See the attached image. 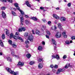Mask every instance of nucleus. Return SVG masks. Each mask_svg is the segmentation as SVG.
Returning a JSON list of instances; mask_svg holds the SVG:
<instances>
[{"label": "nucleus", "mask_w": 75, "mask_h": 75, "mask_svg": "<svg viewBox=\"0 0 75 75\" xmlns=\"http://www.w3.org/2000/svg\"><path fill=\"white\" fill-rule=\"evenodd\" d=\"M30 18L32 20H33L34 21H37L38 20V19L35 17H31Z\"/></svg>", "instance_id": "nucleus-15"}, {"label": "nucleus", "mask_w": 75, "mask_h": 75, "mask_svg": "<svg viewBox=\"0 0 75 75\" xmlns=\"http://www.w3.org/2000/svg\"><path fill=\"white\" fill-rule=\"evenodd\" d=\"M28 35V33L26 32L25 34V37H27Z\"/></svg>", "instance_id": "nucleus-35"}, {"label": "nucleus", "mask_w": 75, "mask_h": 75, "mask_svg": "<svg viewBox=\"0 0 75 75\" xmlns=\"http://www.w3.org/2000/svg\"><path fill=\"white\" fill-rule=\"evenodd\" d=\"M25 44H27V45H28V44H29V41H28V40H26L25 41Z\"/></svg>", "instance_id": "nucleus-31"}, {"label": "nucleus", "mask_w": 75, "mask_h": 75, "mask_svg": "<svg viewBox=\"0 0 75 75\" xmlns=\"http://www.w3.org/2000/svg\"><path fill=\"white\" fill-rule=\"evenodd\" d=\"M42 47H41V46H40L38 47V50H39V51H40V50H42Z\"/></svg>", "instance_id": "nucleus-32"}, {"label": "nucleus", "mask_w": 75, "mask_h": 75, "mask_svg": "<svg viewBox=\"0 0 75 75\" xmlns=\"http://www.w3.org/2000/svg\"><path fill=\"white\" fill-rule=\"evenodd\" d=\"M21 28L23 31H25V27H23Z\"/></svg>", "instance_id": "nucleus-30"}, {"label": "nucleus", "mask_w": 75, "mask_h": 75, "mask_svg": "<svg viewBox=\"0 0 75 75\" xmlns=\"http://www.w3.org/2000/svg\"><path fill=\"white\" fill-rule=\"evenodd\" d=\"M2 38L3 40H4L5 39L6 37H5V35L4 34H3L2 35Z\"/></svg>", "instance_id": "nucleus-25"}, {"label": "nucleus", "mask_w": 75, "mask_h": 75, "mask_svg": "<svg viewBox=\"0 0 75 75\" xmlns=\"http://www.w3.org/2000/svg\"><path fill=\"white\" fill-rule=\"evenodd\" d=\"M40 31L38 30H36V33L37 34H38V35H40Z\"/></svg>", "instance_id": "nucleus-26"}, {"label": "nucleus", "mask_w": 75, "mask_h": 75, "mask_svg": "<svg viewBox=\"0 0 75 75\" xmlns=\"http://www.w3.org/2000/svg\"><path fill=\"white\" fill-rule=\"evenodd\" d=\"M15 35H18V32H16Z\"/></svg>", "instance_id": "nucleus-60"}, {"label": "nucleus", "mask_w": 75, "mask_h": 75, "mask_svg": "<svg viewBox=\"0 0 75 75\" xmlns=\"http://www.w3.org/2000/svg\"><path fill=\"white\" fill-rule=\"evenodd\" d=\"M32 32L33 33V34H35V33H34V31L33 30L32 31Z\"/></svg>", "instance_id": "nucleus-62"}, {"label": "nucleus", "mask_w": 75, "mask_h": 75, "mask_svg": "<svg viewBox=\"0 0 75 75\" xmlns=\"http://www.w3.org/2000/svg\"><path fill=\"white\" fill-rule=\"evenodd\" d=\"M55 36L56 38H59L61 37V34L60 32H58L56 34Z\"/></svg>", "instance_id": "nucleus-5"}, {"label": "nucleus", "mask_w": 75, "mask_h": 75, "mask_svg": "<svg viewBox=\"0 0 75 75\" xmlns=\"http://www.w3.org/2000/svg\"><path fill=\"white\" fill-rule=\"evenodd\" d=\"M58 65L57 64H55L54 66V68L55 69H57L58 68Z\"/></svg>", "instance_id": "nucleus-36"}, {"label": "nucleus", "mask_w": 75, "mask_h": 75, "mask_svg": "<svg viewBox=\"0 0 75 75\" xmlns=\"http://www.w3.org/2000/svg\"><path fill=\"white\" fill-rule=\"evenodd\" d=\"M22 29L21 28H19L18 29V31L19 32H22Z\"/></svg>", "instance_id": "nucleus-42"}, {"label": "nucleus", "mask_w": 75, "mask_h": 75, "mask_svg": "<svg viewBox=\"0 0 75 75\" xmlns=\"http://www.w3.org/2000/svg\"><path fill=\"white\" fill-rule=\"evenodd\" d=\"M1 46V47H4V45H3V42L1 43L0 44Z\"/></svg>", "instance_id": "nucleus-46"}, {"label": "nucleus", "mask_w": 75, "mask_h": 75, "mask_svg": "<svg viewBox=\"0 0 75 75\" xmlns=\"http://www.w3.org/2000/svg\"><path fill=\"white\" fill-rule=\"evenodd\" d=\"M52 42L54 45H57V42H56V41H55V40L54 39H52Z\"/></svg>", "instance_id": "nucleus-13"}, {"label": "nucleus", "mask_w": 75, "mask_h": 75, "mask_svg": "<svg viewBox=\"0 0 75 75\" xmlns=\"http://www.w3.org/2000/svg\"><path fill=\"white\" fill-rule=\"evenodd\" d=\"M6 69L8 72H9L10 74H13L14 75H18V73L17 72H15L14 71H12L11 69L7 67L6 68Z\"/></svg>", "instance_id": "nucleus-1"}, {"label": "nucleus", "mask_w": 75, "mask_h": 75, "mask_svg": "<svg viewBox=\"0 0 75 75\" xmlns=\"http://www.w3.org/2000/svg\"><path fill=\"white\" fill-rule=\"evenodd\" d=\"M48 24H51V21H48Z\"/></svg>", "instance_id": "nucleus-52"}, {"label": "nucleus", "mask_w": 75, "mask_h": 75, "mask_svg": "<svg viewBox=\"0 0 75 75\" xmlns=\"http://www.w3.org/2000/svg\"><path fill=\"white\" fill-rule=\"evenodd\" d=\"M15 53H14V52H11V54L12 55L13 57H15L16 58H17L18 56L15 54Z\"/></svg>", "instance_id": "nucleus-16"}, {"label": "nucleus", "mask_w": 75, "mask_h": 75, "mask_svg": "<svg viewBox=\"0 0 75 75\" xmlns=\"http://www.w3.org/2000/svg\"><path fill=\"white\" fill-rule=\"evenodd\" d=\"M7 60L9 62H12V59H11L10 57H8L7 58Z\"/></svg>", "instance_id": "nucleus-19"}, {"label": "nucleus", "mask_w": 75, "mask_h": 75, "mask_svg": "<svg viewBox=\"0 0 75 75\" xmlns=\"http://www.w3.org/2000/svg\"><path fill=\"white\" fill-rule=\"evenodd\" d=\"M61 72V69H59L56 74H59Z\"/></svg>", "instance_id": "nucleus-20"}, {"label": "nucleus", "mask_w": 75, "mask_h": 75, "mask_svg": "<svg viewBox=\"0 0 75 75\" xmlns=\"http://www.w3.org/2000/svg\"><path fill=\"white\" fill-rule=\"evenodd\" d=\"M50 67L52 68H54V65H50Z\"/></svg>", "instance_id": "nucleus-53"}, {"label": "nucleus", "mask_w": 75, "mask_h": 75, "mask_svg": "<svg viewBox=\"0 0 75 75\" xmlns=\"http://www.w3.org/2000/svg\"><path fill=\"white\" fill-rule=\"evenodd\" d=\"M2 16L4 18H6V14L3 11H2Z\"/></svg>", "instance_id": "nucleus-7"}, {"label": "nucleus", "mask_w": 75, "mask_h": 75, "mask_svg": "<svg viewBox=\"0 0 75 75\" xmlns=\"http://www.w3.org/2000/svg\"><path fill=\"white\" fill-rule=\"evenodd\" d=\"M33 35L32 34H30L28 37V39L30 41H33Z\"/></svg>", "instance_id": "nucleus-3"}, {"label": "nucleus", "mask_w": 75, "mask_h": 75, "mask_svg": "<svg viewBox=\"0 0 75 75\" xmlns=\"http://www.w3.org/2000/svg\"><path fill=\"white\" fill-rule=\"evenodd\" d=\"M52 59H54L56 58L57 60H59L60 59V57H59V56L58 54H56L55 56V55L52 56Z\"/></svg>", "instance_id": "nucleus-4"}, {"label": "nucleus", "mask_w": 75, "mask_h": 75, "mask_svg": "<svg viewBox=\"0 0 75 75\" xmlns=\"http://www.w3.org/2000/svg\"><path fill=\"white\" fill-rule=\"evenodd\" d=\"M52 71L54 73L55 72H56V70L53 69Z\"/></svg>", "instance_id": "nucleus-57"}, {"label": "nucleus", "mask_w": 75, "mask_h": 75, "mask_svg": "<svg viewBox=\"0 0 75 75\" xmlns=\"http://www.w3.org/2000/svg\"><path fill=\"white\" fill-rule=\"evenodd\" d=\"M24 63H22L21 62L19 61L18 62V63L17 64V66H20V67H23L24 66Z\"/></svg>", "instance_id": "nucleus-6"}, {"label": "nucleus", "mask_w": 75, "mask_h": 75, "mask_svg": "<svg viewBox=\"0 0 75 75\" xmlns=\"http://www.w3.org/2000/svg\"><path fill=\"white\" fill-rule=\"evenodd\" d=\"M58 26L59 28H61V27H62V25H61V24L59 23L58 24Z\"/></svg>", "instance_id": "nucleus-29"}, {"label": "nucleus", "mask_w": 75, "mask_h": 75, "mask_svg": "<svg viewBox=\"0 0 75 75\" xmlns=\"http://www.w3.org/2000/svg\"><path fill=\"white\" fill-rule=\"evenodd\" d=\"M25 4L28 7L30 8L31 7V4H30V3H29L28 1H27L25 2Z\"/></svg>", "instance_id": "nucleus-8"}, {"label": "nucleus", "mask_w": 75, "mask_h": 75, "mask_svg": "<svg viewBox=\"0 0 75 75\" xmlns=\"http://www.w3.org/2000/svg\"><path fill=\"white\" fill-rule=\"evenodd\" d=\"M13 35H13V33H11L10 35V38H12V37H13Z\"/></svg>", "instance_id": "nucleus-34"}, {"label": "nucleus", "mask_w": 75, "mask_h": 75, "mask_svg": "<svg viewBox=\"0 0 75 75\" xmlns=\"http://www.w3.org/2000/svg\"><path fill=\"white\" fill-rule=\"evenodd\" d=\"M13 38L15 39V40H17L18 39L20 40V41L21 42H24V40H23V38H21V37H20L19 36L17 37L15 35H13Z\"/></svg>", "instance_id": "nucleus-2"}, {"label": "nucleus", "mask_w": 75, "mask_h": 75, "mask_svg": "<svg viewBox=\"0 0 75 75\" xmlns=\"http://www.w3.org/2000/svg\"><path fill=\"white\" fill-rule=\"evenodd\" d=\"M6 35H7V34H9V31L8 29H6Z\"/></svg>", "instance_id": "nucleus-28"}, {"label": "nucleus", "mask_w": 75, "mask_h": 75, "mask_svg": "<svg viewBox=\"0 0 75 75\" xmlns=\"http://www.w3.org/2000/svg\"><path fill=\"white\" fill-rule=\"evenodd\" d=\"M67 6L68 7H71V3H68L67 4Z\"/></svg>", "instance_id": "nucleus-43"}, {"label": "nucleus", "mask_w": 75, "mask_h": 75, "mask_svg": "<svg viewBox=\"0 0 75 75\" xmlns=\"http://www.w3.org/2000/svg\"><path fill=\"white\" fill-rule=\"evenodd\" d=\"M53 17L56 18V19H59V17L55 14H53Z\"/></svg>", "instance_id": "nucleus-9"}, {"label": "nucleus", "mask_w": 75, "mask_h": 75, "mask_svg": "<svg viewBox=\"0 0 75 75\" xmlns=\"http://www.w3.org/2000/svg\"><path fill=\"white\" fill-rule=\"evenodd\" d=\"M56 10H59V7H57V8H56Z\"/></svg>", "instance_id": "nucleus-61"}, {"label": "nucleus", "mask_w": 75, "mask_h": 75, "mask_svg": "<svg viewBox=\"0 0 75 75\" xmlns=\"http://www.w3.org/2000/svg\"><path fill=\"white\" fill-rule=\"evenodd\" d=\"M14 6H15V7H16V8L18 10H20V7L18 6V4L17 3H16L14 4Z\"/></svg>", "instance_id": "nucleus-10"}, {"label": "nucleus", "mask_w": 75, "mask_h": 75, "mask_svg": "<svg viewBox=\"0 0 75 75\" xmlns=\"http://www.w3.org/2000/svg\"><path fill=\"white\" fill-rule=\"evenodd\" d=\"M8 42L9 44H10V45H12V41H11V40H8Z\"/></svg>", "instance_id": "nucleus-27"}, {"label": "nucleus", "mask_w": 75, "mask_h": 75, "mask_svg": "<svg viewBox=\"0 0 75 75\" xmlns=\"http://www.w3.org/2000/svg\"><path fill=\"white\" fill-rule=\"evenodd\" d=\"M42 44H43V45H45V42H44V41L42 42Z\"/></svg>", "instance_id": "nucleus-56"}, {"label": "nucleus", "mask_w": 75, "mask_h": 75, "mask_svg": "<svg viewBox=\"0 0 75 75\" xmlns=\"http://www.w3.org/2000/svg\"><path fill=\"white\" fill-rule=\"evenodd\" d=\"M47 34L49 35H50L51 33H50V32L49 31H47Z\"/></svg>", "instance_id": "nucleus-40"}, {"label": "nucleus", "mask_w": 75, "mask_h": 75, "mask_svg": "<svg viewBox=\"0 0 75 75\" xmlns=\"http://www.w3.org/2000/svg\"><path fill=\"white\" fill-rule=\"evenodd\" d=\"M42 28H44V29H45V28H46V27L45 26L42 25Z\"/></svg>", "instance_id": "nucleus-54"}, {"label": "nucleus", "mask_w": 75, "mask_h": 75, "mask_svg": "<svg viewBox=\"0 0 75 75\" xmlns=\"http://www.w3.org/2000/svg\"><path fill=\"white\" fill-rule=\"evenodd\" d=\"M1 8L2 10H5L7 8L5 6H2L1 7Z\"/></svg>", "instance_id": "nucleus-22"}, {"label": "nucleus", "mask_w": 75, "mask_h": 75, "mask_svg": "<svg viewBox=\"0 0 75 75\" xmlns=\"http://www.w3.org/2000/svg\"><path fill=\"white\" fill-rule=\"evenodd\" d=\"M7 1L10 3H13V0H7Z\"/></svg>", "instance_id": "nucleus-39"}, {"label": "nucleus", "mask_w": 75, "mask_h": 75, "mask_svg": "<svg viewBox=\"0 0 75 75\" xmlns=\"http://www.w3.org/2000/svg\"><path fill=\"white\" fill-rule=\"evenodd\" d=\"M42 60H43V59H41L40 58H39L38 59V62H41Z\"/></svg>", "instance_id": "nucleus-33"}, {"label": "nucleus", "mask_w": 75, "mask_h": 75, "mask_svg": "<svg viewBox=\"0 0 75 75\" xmlns=\"http://www.w3.org/2000/svg\"><path fill=\"white\" fill-rule=\"evenodd\" d=\"M46 37L47 38H48V39H49L50 38V37H49V36L47 35H46Z\"/></svg>", "instance_id": "nucleus-49"}, {"label": "nucleus", "mask_w": 75, "mask_h": 75, "mask_svg": "<svg viewBox=\"0 0 75 75\" xmlns=\"http://www.w3.org/2000/svg\"><path fill=\"white\" fill-rule=\"evenodd\" d=\"M3 55V54H2V52H0V55Z\"/></svg>", "instance_id": "nucleus-64"}, {"label": "nucleus", "mask_w": 75, "mask_h": 75, "mask_svg": "<svg viewBox=\"0 0 75 75\" xmlns=\"http://www.w3.org/2000/svg\"><path fill=\"white\" fill-rule=\"evenodd\" d=\"M26 56L28 59H29V58H31V54L30 53H28L26 55Z\"/></svg>", "instance_id": "nucleus-11"}, {"label": "nucleus", "mask_w": 75, "mask_h": 75, "mask_svg": "<svg viewBox=\"0 0 75 75\" xmlns=\"http://www.w3.org/2000/svg\"><path fill=\"white\" fill-rule=\"evenodd\" d=\"M25 22L26 24H28V23H29L28 22V21H26Z\"/></svg>", "instance_id": "nucleus-55"}, {"label": "nucleus", "mask_w": 75, "mask_h": 75, "mask_svg": "<svg viewBox=\"0 0 75 75\" xmlns=\"http://www.w3.org/2000/svg\"><path fill=\"white\" fill-rule=\"evenodd\" d=\"M60 20L61 21H66V18L64 17H62L60 18Z\"/></svg>", "instance_id": "nucleus-12"}, {"label": "nucleus", "mask_w": 75, "mask_h": 75, "mask_svg": "<svg viewBox=\"0 0 75 75\" xmlns=\"http://www.w3.org/2000/svg\"><path fill=\"white\" fill-rule=\"evenodd\" d=\"M63 37L64 38H66L67 37V35H63Z\"/></svg>", "instance_id": "nucleus-50"}, {"label": "nucleus", "mask_w": 75, "mask_h": 75, "mask_svg": "<svg viewBox=\"0 0 75 75\" xmlns=\"http://www.w3.org/2000/svg\"><path fill=\"white\" fill-rule=\"evenodd\" d=\"M3 42H2V40H0V44H1V43H2Z\"/></svg>", "instance_id": "nucleus-63"}, {"label": "nucleus", "mask_w": 75, "mask_h": 75, "mask_svg": "<svg viewBox=\"0 0 75 75\" xmlns=\"http://www.w3.org/2000/svg\"><path fill=\"white\" fill-rule=\"evenodd\" d=\"M63 59H66V58H67V55H64L63 57Z\"/></svg>", "instance_id": "nucleus-41"}, {"label": "nucleus", "mask_w": 75, "mask_h": 75, "mask_svg": "<svg viewBox=\"0 0 75 75\" xmlns=\"http://www.w3.org/2000/svg\"><path fill=\"white\" fill-rule=\"evenodd\" d=\"M24 21V19L23 18L21 17V24L22 25H23V22Z\"/></svg>", "instance_id": "nucleus-18"}, {"label": "nucleus", "mask_w": 75, "mask_h": 75, "mask_svg": "<svg viewBox=\"0 0 75 75\" xmlns=\"http://www.w3.org/2000/svg\"><path fill=\"white\" fill-rule=\"evenodd\" d=\"M71 38L72 40H75V36H73Z\"/></svg>", "instance_id": "nucleus-44"}, {"label": "nucleus", "mask_w": 75, "mask_h": 75, "mask_svg": "<svg viewBox=\"0 0 75 75\" xmlns=\"http://www.w3.org/2000/svg\"><path fill=\"white\" fill-rule=\"evenodd\" d=\"M40 10H44V7H40Z\"/></svg>", "instance_id": "nucleus-48"}, {"label": "nucleus", "mask_w": 75, "mask_h": 75, "mask_svg": "<svg viewBox=\"0 0 75 75\" xmlns=\"http://www.w3.org/2000/svg\"><path fill=\"white\" fill-rule=\"evenodd\" d=\"M65 71V69L63 68L61 69V72H64V71Z\"/></svg>", "instance_id": "nucleus-47"}, {"label": "nucleus", "mask_w": 75, "mask_h": 75, "mask_svg": "<svg viewBox=\"0 0 75 75\" xmlns=\"http://www.w3.org/2000/svg\"><path fill=\"white\" fill-rule=\"evenodd\" d=\"M25 17L26 18H28L29 17H28V15H25Z\"/></svg>", "instance_id": "nucleus-51"}, {"label": "nucleus", "mask_w": 75, "mask_h": 75, "mask_svg": "<svg viewBox=\"0 0 75 75\" xmlns=\"http://www.w3.org/2000/svg\"><path fill=\"white\" fill-rule=\"evenodd\" d=\"M43 67V64L41 63H40L39 64L38 66V68L39 69H41Z\"/></svg>", "instance_id": "nucleus-14"}, {"label": "nucleus", "mask_w": 75, "mask_h": 75, "mask_svg": "<svg viewBox=\"0 0 75 75\" xmlns=\"http://www.w3.org/2000/svg\"><path fill=\"white\" fill-rule=\"evenodd\" d=\"M12 14L14 16H16V13L12 11Z\"/></svg>", "instance_id": "nucleus-38"}, {"label": "nucleus", "mask_w": 75, "mask_h": 75, "mask_svg": "<svg viewBox=\"0 0 75 75\" xmlns=\"http://www.w3.org/2000/svg\"><path fill=\"white\" fill-rule=\"evenodd\" d=\"M65 43L66 44H67V45L68 44H69V41L68 40L66 41L65 42Z\"/></svg>", "instance_id": "nucleus-37"}, {"label": "nucleus", "mask_w": 75, "mask_h": 75, "mask_svg": "<svg viewBox=\"0 0 75 75\" xmlns=\"http://www.w3.org/2000/svg\"><path fill=\"white\" fill-rule=\"evenodd\" d=\"M11 45L14 48H16L17 47V45L15 44H12Z\"/></svg>", "instance_id": "nucleus-23"}, {"label": "nucleus", "mask_w": 75, "mask_h": 75, "mask_svg": "<svg viewBox=\"0 0 75 75\" xmlns=\"http://www.w3.org/2000/svg\"><path fill=\"white\" fill-rule=\"evenodd\" d=\"M62 34L63 36L65 35H66V33H65V32L64 31V32H63V33H62Z\"/></svg>", "instance_id": "nucleus-45"}, {"label": "nucleus", "mask_w": 75, "mask_h": 75, "mask_svg": "<svg viewBox=\"0 0 75 75\" xmlns=\"http://www.w3.org/2000/svg\"><path fill=\"white\" fill-rule=\"evenodd\" d=\"M69 67H70V64H67L64 67V68H66V69L68 68Z\"/></svg>", "instance_id": "nucleus-17"}, {"label": "nucleus", "mask_w": 75, "mask_h": 75, "mask_svg": "<svg viewBox=\"0 0 75 75\" xmlns=\"http://www.w3.org/2000/svg\"><path fill=\"white\" fill-rule=\"evenodd\" d=\"M18 10H19L22 15H24V12L23 11L20 9Z\"/></svg>", "instance_id": "nucleus-21"}, {"label": "nucleus", "mask_w": 75, "mask_h": 75, "mask_svg": "<svg viewBox=\"0 0 75 75\" xmlns=\"http://www.w3.org/2000/svg\"><path fill=\"white\" fill-rule=\"evenodd\" d=\"M42 21H43L44 23H46V20H42Z\"/></svg>", "instance_id": "nucleus-58"}, {"label": "nucleus", "mask_w": 75, "mask_h": 75, "mask_svg": "<svg viewBox=\"0 0 75 75\" xmlns=\"http://www.w3.org/2000/svg\"><path fill=\"white\" fill-rule=\"evenodd\" d=\"M54 50H56V49L57 48V47L56 46H54Z\"/></svg>", "instance_id": "nucleus-59"}, {"label": "nucleus", "mask_w": 75, "mask_h": 75, "mask_svg": "<svg viewBox=\"0 0 75 75\" xmlns=\"http://www.w3.org/2000/svg\"><path fill=\"white\" fill-rule=\"evenodd\" d=\"M35 63V62H34L33 61H32L29 63V64L30 65H34Z\"/></svg>", "instance_id": "nucleus-24"}]
</instances>
